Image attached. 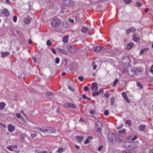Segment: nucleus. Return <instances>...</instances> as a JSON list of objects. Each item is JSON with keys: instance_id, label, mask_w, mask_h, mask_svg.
Wrapping results in <instances>:
<instances>
[{"instance_id": "nucleus-33", "label": "nucleus", "mask_w": 153, "mask_h": 153, "mask_svg": "<svg viewBox=\"0 0 153 153\" xmlns=\"http://www.w3.org/2000/svg\"><path fill=\"white\" fill-rule=\"evenodd\" d=\"M131 32V31L130 28L126 30V34L127 35H128Z\"/></svg>"}, {"instance_id": "nucleus-49", "label": "nucleus", "mask_w": 153, "mask_h": 153, "mask_svg": "<svg viewBox=\"0 0 153 153\" xmlns=\"http://www.w3.org/2000/svg\"><path fill=\"white\" fill-rule=\"evenodd\" d=\"M131 31L134 32L136 31V29L134 27H131L130 28Z\"/></svg>"}, {"instance_id": "nucleus-44", "label": "nucleus", "mask_w": 153, "mask_h": 153, "mask_svg": "<svg viewBox=\"0 0 153 153\" xmlns=\"http://www.w3.org/2000/svg\"><path fill=\"white\" fill-rule=\"evenodd\" d=\"M17 19V17L16 16H14L13 17V21L16 22Z\"/></svg>"}, {"instance_id": "nucleus-26", "label": "nucleus", "mask_w": 153, "mask_h": 153, "mask_svg": "<svg viewBox=\"0 0 153 153\" xmlns=\"http://www.w3.org/2000/svg\"><path fill=\"white\" fill-rule=\"evenodd\" d=\"M9 54V53H7V52H2L1 56L2 58H4L6 56H8Z\"/></svg>"}, {"instance_id": "nucleus-37", "label": "nucleus", "mask_w": 153, "mask_h": 153, "mask_svg": "<svg viewBox=\"0 0 153 153\" xmlns=\"http://www.w3.org/2000/svg\"><path fill=\"white\" fill-rule=\"evenodd\" d=\"M126 129H123L121 130H119V132L120 134H123L125 132Z\"/></svg>"}, {"instance_id": "nucleus-6", "label": "nucleus", "mask_w": 153, "mask_h": 153, "mask_svg": "<svg viewBox=\"0 0 153 153\" xmlns=\"http://www.w3.org/2000/svg\"><path fill=\"white\" fill-rule=\"evenodd\" d=\"M127 72L129 75L133 76L135 75V68L128 67L127 69Z\"/></svg>"}, {"instance_id": "nucleus-47", "label": "nucleus", "mask_w": 153, "mask_h": 153, "mask_svg": "<svg viewBox=\"0 0 153 153\" xmlns=\"http://www.w3.org/2000/svg\"><path fill=\"white\" fill-rule=\"evenodd\" d=\"M84 90L85 91H87L89 90V88L88 87H87L86 86H85L84 87Z\"/></svg>"}, {"instance_id": "nucleus-27", "label": "nucleus", "mask_w": 153, "mask_h": 153, "mask_svg": "<svg viewBox=\"0 0 153 153\" xmlns=\"http://www.w3.org/2000/svg\"><path fill=\"white\" fill-rule=\"evenodd\" d=\"M134 44L133 43L131 42L127 45V48L128 49H130L132 47L134 46Z\"/></svg>"}, {"instance_id": "nucleus-63", "label": "nucleus", "mask_w": 153, "mask_h": 153, "mask_svg": "<svg viewBox=\"0 0 153 153\" xmlns=\"http://www.w3.org/2000/svg\"><path fill=\"white\" fill-rule=\"evenodd\" d=\"M11 146H12V148H17V146L16 145H11Z\"/></svg>"}, {"instance_id": "nucleus-48", "label": "nucleus", "mask_w": 153, "mask_h": 153, "mask_svg": "<svg viewBox=\"0 0 153 153\" xmlns=\"http://www.w3.org/2000/svg\"><path fill=\"white\" fill-rule=\"evenodd\" d=\"M16 116L18 118H20V117H21V114L19 113H17L16 114Z\"/></svg>"}, {"instance_id": "nucleus-19", "label": "nucleus", "mask_w": 153, "mask_h": 153, "mask_svg": "<svg viewBox=\"0 0 153 153\" xmlns=\"http://www.w3.org/2000/svg\"><path fill=\"white\" fill-rule=\"evenodd\" d=\"M5 105L6 104L4 102H0V110H1L3 109Z\"/></svg>"}, {"instance_id": "nucleus-22", "label": "nucleus", "mask_w": 153, "mask_h": 153, "mask_svg": "<svg viewBox=\"0 0 153 153\" xmlns=\"http://www.w3.org/2000/svg\"><path fill=\"white\" fill-rule=\"evenodd\" d=\"M67 48L70 52H71L73 50H74V46H73L68 45Z\"/></svg>"}, {"instance_id": "nucleus-20", "label": "nucleus", "mask_w": 153, "mask_h": 153, "mask_svg": "<svg viewBox=\"0 0 153 153\" xmlns=\"http://www.w3.org/2000/svg\"><path fill=\"white\" fill-rule=\"evenodd\" d=\"M62 27L64 28H66L68 27L69 25L68 23L66 22H63L62 24Z\"/></svg>"}, {"instance_id": "nucleus-57", "label": "nucleus", "mask_w": 153, "mask_h": 153, "mask_svg": "<svg viewBox=\"0 0 153 153\" xmlns=\"http://www.w3.org/2000/svg\"><path fill=\"white\" fill-rule=\"evenodd\" d=\"M0 125L2 126H3L4 128L6 127V126H5V125H4V124H3L2 123H0Z\"/></svg>"}, {"instance_id": "nucleus-13", "label": "nucleus", "mask_w": 153, "mask_h": 153, "mask_svg": "<svg viewBox=\"0 0 153 153\" xmlns=\"http://www.w3.org/2000/svg\"><path fill=\"white\" fill-rule=\"evenodd\" d=\"M82 32L85 34H88V35H90L89 30L88 28L86 27H83L82 28Z\"/></svg>"}, {"instance_id": "nucleus-52", "label": "nucleus", "mask_w": 153, "mask_h": 153, "mask_svg": "<svg viewBox=\"0 0 153 153\" xmlns=\"http://www.w3.org/2000/svg\"><path fill=\"white\" fill-rule=\"evenodd\" d=\"M136 4L137 6L139 7H140L142 5V4L138 1L136 2Z\"/></svg>"}, {"instance_id": "nucleus-16", "label": "nucleus", "mask_w": 153, "mask_h": 153, "mask_svg": "<svg viewBox=\"0 0 153 153\" xmlns=\"http://www.w3.org/2000/svg\"><path fill=\"white\" fill-rule=\"evenodd\" d=\"M122 95L123 97L126 100L127 102L129 103L130 102V101L129 100L128 98L127 97V95L126 93L125 92H123L122 93Z\"/></svg>"}, {"instance_id": "nucleus-55", "label": "nucleus", "mask_w": 153, "mask_h": 153, "mask_svg": "<svg viewBox=\"0 0 153 153\" xmlns=\"http://www.w3.org/2000/svg\"><path fill=\"white\" fill-rule=\"evenodd\" d=\"M79 80H80L81 81H82L84 80V78L82 76H79L78 77Z\"/></svg>"}, {"instance_id": "nucleus-45", "label": "nucleus", "mask_w": 153, "mask_h": 153, "mask_svg": "<svg viewBox=\"0 0 153 153\" xmlns=\"http://www.w3.org/2000/svg\"><path fill=\"white\" fill-rule=\"evenodd\" d=\"M105 96L107 98H108L110 96V94L108 93V92L105 94Z\"/></svg>"}, {"instance_id": "nucleus-29", "label": "nucleus", "mask_w": 153, "mask_h": 153, "mask_svg": "<svg viewBox=\"0 0 153 153\" xmlns=\"http://www.w3.org/2000/svg\"><path fill=\"white\" fill-rule=\"evenodd\" d=\"M92 95L93 97H95L99 95V93H98L97 92L92 91Z\"/></svg>"}, {"instance_id": "nucleus-7", "label": "nucleus", "mask_w": 153, "mask_h": 153, "mask_svg": "<svg viewBox=\"0 0 153 153\" xmlns=\"http://www.w3.org/2000/svg\"><path fill=\"white\" fill-rule=\"evenodd\" d=\"M108 137L110 141L113 143L116 142L115 134H108Z\"/></svg>"}, {"instance_id": "nucleus-53", "label": "nucleus", "mask_w": 153, "mask_h": 153, "mask_svg": "<svg viewBox=\"0 0 153 153\" xmlns=\"http://www.w3.org/2000/svg\"><path fill=\"white\" fill-rule=\"evenodd\" d=\"M137 138V136H136V135H135L134 136V137L133 138H132L131 139V140L132 141H134V140H136Z\"/></svg>"}, {"instance_id": "nucleus-2", "label": "nucleus", "mask_w": 153, "mask_h": 153, "mask_svg": "<svg viewBox=\"0 0 153 153\" xmlns=\"http://www.w3.org/2000/svg\"><path fill=\"white\" fill-rule=\"evenodd\" d=\"M56 131L54 129L51 127H47L42 130V133H48L49 134L55 133Z\"/></svg>"}, {"instance_id": "nucleus-1", "label": "nucleus", "mask_w": 153, "mask_h": 153, "mask_svg": "<svg viewBox=\"0 0 153 153\" xmlns=\"http://www.w3.org/2000/svg\"><path fill=\"white\" fill-rule=\"evenodd\" d=\"M61 22V21L60 19L57 17H55L53 18L51 22V25L53 27H55L59 26L60 25Z\"/></svg>"}, {"instance_id": "nucleus-61", "label": "nucleus", "mask_w": 153, "mask_h": 153, "mask_svg": "<svg viewBox=\"0 0 153 153\" xmlns=\"http://www.w3.org/2000/svg\"><path fill=\"white\" fill-rule=\"evenodd\" d=\"M36 134H30V136L32 138H33L36 136Z\"/></svg>"}, {"instance_id": "nucleus-11", "label": "nucleus", "mask_w": 153, "mask_h": 153, "mask_svg": "<svg viewBox=\"0 0 153 153\" xmlns=\"http://www.w3.org/2000/svg\"><path fill=\"white\" fill-rule=\"evenodd\" d=\"M105 49V48L102 46H99L95 48L94 49V51L96 52H98L101 51H103Z\"/></svg>"}, {"instance_id": "nucleus-38", "label": "nucleus", "mask_w": 153, "mask_h": 153, "mask_svg": "<svg viewBox=\"0 0 153 153\" xmlns=\"http://www.w3.org/2000/svg\"><path fill=\"white\" fill-rule=\"evenodd\" d=\"M7 148L11 151L13 152V150L12 149V147L11 146L7 147Z\"/></svg>"}, {"instance_id": "nucleus-35", "label": "nucleus", "mask_w": 153, "mask_h": 153, "mask_svg": "<svg viewBox=\"0 0 153 153\" xmlns=\"http://www.w3.org/2000/svg\"><path fill=\"white\" fill-rule=\"evenodd\" d=\"M118 79H116L114 82V83L112 85L114 87L115 86L118 82Z\"/></svg>"}, {"instance_id": "nucleus-54", "label": "nucleus", "mask_w": 153, "mask_h": 153, "mask_svg": "<svg viewBox=\"0 0 153 153\" xmlns=\"http://www.w3.org/2000/svg\"><path fill=\"white\" fill-rule=\"evenodd\" d=\"M109 114V112L108 110H105L104 112V114L105 115H108Z\"/></svg>"}, {"instance_id": "nucleus-3", "label": "nucleus", "mask_w": 153, "mask_h": 153, "mask_svg": "<svg viewBox=\"0 0 153 153\" xmlns=\"http://www.w3.org/2000/svg\"><path fill=\"white\" fill-rule=\"evenodd\" d=\"M63 106L65 108H71L74 109H75L76 108V105L74 104L69 102H67L64 104Z\"/></svg>"}, {"instance_id": "nucleus-50", "label": "nucleus", "mask_w": 153, "mask_h": 153, "mask_svg": "<svg viewBox=\"0 0 153 153\" xmlns=\"http://www.w3.org/2000/svg\"><path fill=\"white\" fill-rule=\"evenodd\" d=\"M51 50L52 51L53 53H54V54H56V50L55 49L53 48H52Z\"/></svg>"}, {"instance_id": "nucleus-34", "label": "nucleus", "mask_w": 153, "mask_h": 153, "mask_svg": "<svg viewBox=\"0 0 153 153\" xmlns=\"http://www.w3.org/2000/svg\"><path fill=\"white\" fill-rule=\"evenodd\" d=\"M63 149L62 147H59L57 152L59 153H61L63 151Z\"/></svg>"}, {"instance_id": "nucleus-39", "label": "nucleus", "mask_w": 153, "mask_h": 153, "mask_svg": "<svg viewBox=\"0 0 153 153\" xmlns=\"http://www.w3.org/2000/svg\"><path fill=\"white\" fill-rule=\"evenodd\" d=\"M97 129V130H96V131H97L98 132H99L100 133H101V127H96Z\"/></svg>"}, {"instance_id": "nucleus-5", "label": "nucleus", "mask_w": 153, "mask_h": 153, "mask_svg": "<svg viewBox=\"0 0 153 153\" xmlns=\"http://www.w3.org/2000/svg\"><path fill=\"white\" fill-rule=\"evenodd\" d=\"M121 61L123 65H125L128 64L130 62V59L129 56H125L122 59Z\"/></svg>"}, {"instance_id": "nucleus-41", "label": "nucleus", "mask_w": 153, "mask_h": 153, "mask_svg": "<svg viewBox=\"0 0 153 153\" xmlns=\"http://www.w3.org/2000/svg\"><path fill=\"white\" fill-rule=\"evenodd\" d=\"M59 59L58 57H56L55 59V63L56 64H58L59 62Z\"/></svg>"}, {"instance_id": "nucleus-10", "label": "nucleus", "mask_w": 153, "mask_h": 153, "mask_svg": "<svg viewBox=\"0 0 153 153\" xmlns=\"http://www.w3.org/2000/svg\"><path fill=\"white\" fill-rule=\"evenodd\" d=\"M98 86L95 83H93L91 86V88L92 91H97L98 89Z\"/></svg>"}, {"instance_id": "nucleus-21", "label": "nucleus", "mask_w": 153, "mask_h": 153, "mask_svg": "<svg viewBox=\"0 0 153 153\" xmlns=\"http://www.w3.org/2000/svg\"><path fill=\"white\" fill-rule=\"evenodd\" d=\"M139 130L141 131H143L146 128V126L145 125H141L139 127Z\"/></svg>"}, {"instance_id": "nucleus-17", "label": "nucleus", "mask_w": 153, "mask_h": 153, "mask_svg": "<svg viewBox=\"0 0 153 153\" xmlns=\"http://www.w3.org/2000/svg\"><path fill=\"white\" fill-rule=\"evenodd\" d=\"M124 146L126 148H128L129 147L131 146L132 144L131 142L130 143L128 141H126L124 143Z\"/></svg>"}, {"instance_id": "nucleus-62", "label": "nucleus", "mask_w": 153, "mask_h": 153, "mask_svg": "<svg viewBox=\"0 0 153 153\" xmlns=\"http://www.w3.org/2000/svg\"><path fill=\"white\" fill-rule=\"evenodd\" d=\"M144 53V50L143 49H142L140 51V54H143Z\"/></svg>"}, {"instance_id": "nucleus-36", "label": "nucleus", "mask_w": 153, "mask_h": 153, "mask_svg": "<svg viewBox=\"0 0 153 153\" xmlns=\"http://www.w3.org/2000/svg\"><path fill=\"white\" fill-rule=\"evenodd\" d=\"M123 1L126 4H129L132 2L131 0H123Z\"/></svg>"}, {"instance_id": "nucleus-25", "label": "nucleus", "mask_w": 153, "mask_h": 153, "mask_svg": "<svg viewBox=\"0 0 153 153\" xmlns=\"http://www.w3.org/2000/svg\"><path fill=\"white\" fill-rule=\"evenodd\" d=\"M68 36H64L63 39V41L65 43H67L68 42Z\"/></svg>"}, {"instance_id": "nucleus-32", "label": "nucleus", "mask_w": 153, "mask_h": 153, "mask_svg": "<svg viewBox=\"0 0 153 153\" xmlns=\"http://www.w3.org/2000/svg\"><path fill=\"white\" fill-rule=\"evenodd\" d=\"M126 124L128 125L129 126L131 125L132 123L131 120H127L126 121Z\"/></svg>"}, {"instance_id": "nucleus-4", "label": "nucleus", "mask_w": 153, "mask_h": 153, "mask_svg": "<svg viewBox=\"0 0 153 153\" xmlns=\"http://www.w3.org/2000/svg\"><path fill=\"white\" fill-rule=\"evenodd\" d=\"M116 142H123L126 139L124 137L120 134H115Z\"/></svg>"}, {"instance_id": "nucleus-60", "label": "nucleus", "mask_w": 153, "mask_h": 153, "mask_svg": "<svg viewBox=\"0 0 153 153\" xmlns=\"http://www.w3.org/2000/svg\"><path fill=\"white\" fill-rule=\"evenodd\" d=\"M150 71L151 73L153 74V65H152L151 69L150 70Z\"/></svg>"}, {"instance_id": "nucleus-18", "label": "nucleus", "mask_w": 153, "mask_h": 153, "mask_svg": "<svg viewBox=\"0 0 153 153\" xmlns=\"http://www.w3.org/2000/svg\"><path fill=\"white\" fill-rule=\"evenodd\" d=\"M8 130L10 132H12L15 129V127L12 124H10L8 126Z\"/></svg>"}, {"instance_id": "nucleus-30", "label": "nucleus", "mask_w": 153, "mask_h": 153, "mask_svg": "<svg viewBox=\"0 0 153 153\" xmlns=\"http://www.w3.org/2000/svg\"><path fill=\"white\" fill-rule=\"evenodd\" d=\"M140 38L138 37H136L133 38V40L135 42H137L140 40Z\"/></svg>"}, {"instance_id": "nucleus-43", "label": "nucleus", "mask_w": 153, "mask_h": 153, "mask_svg": "<svg viewBox=\"0 0 153 153\" xmlns=\"http://www.w3.org/2000/svg\"><path fill=\"white\" fill-rule=\"evenodd\" d=\"M102 148H103V146L102 145L100 146L99 147H98V150L100 152L102 149Z\"/></svg>"}, {"instance_id": "nucleus-9", "label": "nucleus", "mask_w": 153, "mask_h": 153, "mask_svg": "<svg viewBox=\"0 0 153 153\" xmlns=\"http://www.w3.org/2000/svg\"><path fill=\"white\" fill-rule=\"evenodd\" d=\"M135 75H139L142 73V69L141 68H135Z\"/></svg>"}, {"instance_id": "nucleus-15", "label": "nucleus", "mask_w": 153, "mask_h": 153, "mask_svg": "<svg viewBox=\"0 0 153 153\" xmlns=\"http://www.w3.org/2000/svg\"><path fill=\"white\" fill-rule=\"evenodd\" d=\"M95 125L96 127H102L103 126V124L101 121L98 120L95 122Z\"/></svg>"}, {"instance_id": "nucleus-40", "label": "nucleus", "mask_w": 153, "mask_h": 153, "mask_svg": "<svg viewBox=\"0 0 153 153\" xmlns=\"http://www.w3.org/2000/svg\"><path fill=\"white\" fill-rule=\"evenodd\" d=\"M82 97L83 99L87 100H88V99L89 98L88 97H87L85 94H84L82 95Z\"/></svg>"}, {"instance_id": "nucleus-8", "label": "nucleus", "mask_w": 153, "mask_h": 153, "mask_svg": "<svg viewBox=\"0 0 153 153\" xmlns=\"http://www.w3.org/2000/svg\"><path fill=\"white\" fill-rule=\"evenodd\" d=\"M63 4L64 5L68 6V7H71L73 5V1L70 0H64Z\"/></svg>"}, {"instance_id": "nucleus-58", "label": "nucleus", "mask_w": 153, "mask_h": 153, "mask_svg": "<svg viewBox=\"0 0 153 153\" xmlns=\"http://www.w3.org/2000/svg\"><path fill=\"white\" fill-rule=\"evenodd\" d=\"M97 92L99 93V94H102L103 93V91H102L100 90L99 91Z\"/></svg>"}, {"instance_id": "nucleus-28", "label": "nucleus", "mask_w": 153, "mask_h": 153, "mask_svg": "<svg viewBox=\"0 0 153 153\" xmlns=\"http://www.w3.org/2000/svg\"><path fill=\"white\" fill-rule=\"evenodd\" d=\"M115 99L113 97H112L111 98V101H110V103L111 105H113L114 104V102L115 101Z\"/></svg>"}, {"instance_id": "nucleus-24", "label": "nucleus", "mask_w": 153, "mask_h": 153, "mask_svg": "<svg viewBox=\"0 0 153 153\" xmlns=\"http://www.w3.org/2000/svg\"><path fill=\"white\" fill-rule=\"evenodd\" d=\"M45 95L46 97L48 98H51L52 97V95L51 93L50 92H47L45 94Z\"/></svg>"}, {"instance_id": "nucleus-31", "label": "nucleus", "mask_w": 153, "mask_h": 153, "mask_svg": "<svg viewBox=\"0 0 153 153\" xmlns=\"http://www.w3.org/2000/svg\"><path fill=\"white\" fill-rule=\"evenodd\" d=\"M122 153H135V152L134 151L131 152V151H128L126 150L123 151Z\"/></svg>"}, {"instance_id": "nucleus-12", "label": "nucleus", "mask_w": 153, "mask_h": 153, "mask_svg": "<svg viewBox=\"0 0 153 153\" xmlns=\"http://www.w3.org/2000/svg\"><path fill=\"white\" fill-rule=\"evenodd\" d=\"M57 49L60 53H62L65 55H67V53L66 51L64 49L62 46H59L58 47Z\"/></svg>"}, {"instance_id": "nucleus-51", "label": "nucleus", "mask_w": 153, "mask_h": 153, "mask_svg": "<svg viewBox=\"0 0 153 153\" xmlns=\"http://www.w3.org/2000/svg\"><path fill=\"white\" fill-rule=\"evenodd\" d=\"M90 114L94 115L95 114V112L94 110H92V111L90 110Z\"/></svg>"}, {"instance_id": "nucleus-56", "label": "nucleus", "mask_w": 153, "mask_h": 153, "mask_svg": "<svg viewBox=\"0 0 153 153\" xmlns=\"http://www.w3.org/2000/svg\"><path fill=\"white\" fill-rule=\"evenodd\" d=\"M89 142V139H87L85 141V142L84 144H86L88 143Z\"/></svg>"}, {"instance_id": "nucleus-42", "label": "nucleus", "mask_w": 153, "mask_h": 153, "mask_svg": "<svg viewBox=\"0 0 153 153\" xmlns=\"http://www.w3.org/2000/svg\"><path fill=\"white\" fill-rule=\"evenodd\" d=\"M136 85L137 86V87L142 88V85L139 82H137Z\"/></svg>"}, {"instance_id": "nucleus-46", "label": "nucleus", "mask_w": 153, "mask_h": 153, "mask_svg": "<svg viewBox=\"0 0 153 153\" xmlns=\"http://www.w3.org/2000/svg\"><path fill=\"white\" fill-rule=\"evenodd\" d=\"M51 44L50 40H48L47 41V44L48 46H51Z\"/></svg>"}, {"instance_id": "nucleus-59", "label": "nucleus", "mask_w": 153, "mask_h": 153, "mask_svg": "<svg viewBox=\"0 0 153 153\" xmlns=\"http://www.w3.org/2000/svg\"><path fill=\"white\" fill-rule=\"evenodd\" d=\"M94 64V66H93V69L94 70H95L96 69V68L97 67V66L96 65L94 64V63H93Z\"/></svg>"}, {"instance_id": "nucleus-23", "label": "nucleus", "mask_w": 153, "mask_h": 153, "mask_svg": "<svg viewBox=\"0 0 153 153\" xmlns=\"http://www.w3.org/2000/svg\"><path fill=\"white\" fill-rule=\"evenodd\" d=\"M76 139L79 142H82L83 139V137L81 136H77L76 137Z\"/></svg>"}, {"instance_id": "nucleus-14", "label": "nucleus", "mask_w": 153, "mask_h": 153, "mask_svg": "<svg viewBox=\"0 0 153 153\" xmlns=\"http://www.w3.org/2000/svg\"><path fill=\"white\" fill-rule=\"evenodd\" d=\"M1 13L4 15L6 17L8 16L9 15L8 10L6 9H4L3 10L1 11Z\"/></svg>"}, {"instance_id": "nucleus-64", "label": "nucleus", "mask_w": 153, "mask_h": 153, "mask_svg": "<svg viewBox=\"0 0 153 153\" xmlns=\"http://www.w3.org/2000/svg\"><path fill=\"white\" fill-rule=\"evenodd\" d=\"M39 153H47V152L46 151H41L39 152Z\"/></svg>"}]
</instances>
